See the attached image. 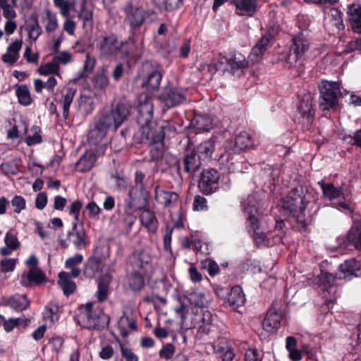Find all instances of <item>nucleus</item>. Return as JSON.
<instances>
[{
	"label": "nucleus",
	"instance_id": "f257e3e1",
	"mask_svg": "<svg viewBox=\"0 0 361 361\" xmlns=\"http://www.w3.org/2000/svg\"><path fill=\"white\" fill-rule=\"evenodd\" d=\"M130 115V106L118 103L110 110L102 113L90 125L87 141L90 145H97L106 135L109 130H116Z\"/></svg>",
	"mask_w": 361,
	"mask_h": 361
},
{
	"label": "nucleus",
	"instance_id": "f03ea898",
	"mask_svg": "<svg viewBox=\"0 0 361 361\" xmlns=\"http://www.w3.org/2000/svg\"><path fill=\"white\" fill-rule=\"evenodd\" d=\"M313 198V190L306 185H299L283 198L281 207L290 215L295 217L297 228L305 231L307 224L301 214Z\"/></svg>",
	"mask_w": 361,
	"mask_h": 361
},
{
	"label": "nucleus",
	"instance_id": "7ed1b4c3",
	"mask_svg": "<svg viewBox=\"0 0 361 361\" xmlns=\"http://www.w3.org/2000/svg\"><path fill=\"white\" fill-rule=\"evenodd\" d=\"M143 49V39L139 43L135 37H128L126 41L118 40L115 35L104 37L99 43V50L103 56H109L120 51L121 59H137L140 57Z\"/></svg>",
	"mask_w": 361,
	"mask_h": 361
},
{
	"label": "nucleus",
	"instance_id": "20e7f679",
	"mask_svg": "<svg viewBox=\"0 0 361 361\" xmlns=\"http://www.w3.org/2000/svg\"><path fill=\"white\" fill-rule=\"evenodd\" d=\"M123 11L125 14L124 21L129 27V37H135L139 43L143 37L137 36V31L145 23H151L155 21L157 19V14L154 10L135 5L132 1H128Z\"/></svg>",
	"mask_w": 361,
	"mask_h": 361
},
{
	"label": "nucleus",
	"instance_id": "39448f33",
	"mask_svg": "<svg viewBox=\"0 0 361 361\" xmlns=\"http://www.w3.org/2000/svg\"><path fill=\"white\" fill-rule=\"evenodd\" d=\"M319 107L321 111L334 110L341 96V84L337 81L322 80L318 83Z\"/></svg>",
	"mask_w": 361,
	"mask_h": 361
},
{
	"label": "nucleus",
	"instance_id": "423d86ee",
	"mask_svg": "<svg viewBox=\"0 0 361 361\" xmlns=\"http://www.w3.org/2000/svg\"><path fill=\"white\" fill-rule=\"evenodd\" d=\"M82 327L87 329L102 331L106 328L110 322L109 315L104 312L96 302H87L81 314Z\"/></svg>",
	"mask_w": 361,
	"mask_h": 361
},
{
	"label": "nucleus",
	"instance_id": "0eeeda50",
	"mask_svg": "<svg viewBox=\"0 0 361 361\" xmlns=\"http://www.w3.org/2000/svg\"><path fill=\"white\" fill-rule=\"evenodd\" d=\"M149 193L145 185L141 188L131 187L128 190V198L124 201L126 214H132L137 210H143L148 207Z\"/></svg>",
	"mask_w": 361,
	"mask_h": 361
},
{
	"label": "nucleus",
	"instance_id": "6e6552de",
	"mask_svg": "<svg viewBox=\"0 0 361 361\" xmlns=\"http://www.w3.org/2000/svg\"><path fill=\"white\" fill-rule=\"evenodd\" d=\"M158 123L150 122L145 125H140L138 131L133 135V141L135 144H159L162 142V134Z\"/></svg>",
	"mask_w": 361,
	"mask_h": 361
},
{
	"label": "nucleus",
	"instance_id": "1a4fd4ad",
	"mask_svg": "<svg viewBox=\"0 0 361 361\" xmlns=\"http://www.w3.org/2000/svg\"><path fill=\"white\" fill-rule=\"evenodd\" d=\"M220 173L214 169H204L200 174L197 188L204 195L216 192L219 188Z\"/></svg>",
	"mask_w": 361,
	"mask_h": 361
},
{
	"label": "nucleus",
	"instance_id": "9d476101",
	"mask_svg": "<svg viewBox=\"0 0 361 361\" xmlns=\"http://www.w3.org/2000/svg\"><path fill=\"white\" fill-rule=\"evenodd\" d=\"M293 45L291 47V53L288 55L287 61L293 66L294 62L302 58L309 50L310 42L307 30L298 32L292 37Z\"/></svg>",
	"mask_w": 361,
	"mask_h": 361
},
{
	"label": "nucleus",
	"instance_id": "9b49d317",
	"mask_svg": "<svg viewBox=\"0 0 361 361\" xmlns=\"http://www.w3.org/2000/svg\"><path fill=\"white\" fill-rule=\"evenodd\" d=\"M159 99L167 109H171L186 101L187 90L178 87H166L159 95Z\"/></svg>",
	"mask_w": 361,
	"mask_h": 361
},
{
	"label": "nucleus",
	"instance_id": "f8f14e48",
	"mask_svg": "<svg viewBox=\"0 0 361 361\" xmlns=\"http://www.w3.org/2000/svg\"><path fill=\"white\" fill-rule=\"evenodd\" d=\"M219 63L227 64L226 70L233 75L240 76L244 70L248 66L245 56L241 53L233 51H231L227 56L221 57Z\"/></svg>",
	"mask_w": 361,
	"mask_h": 361
},
{
	"label": "nucleus",
	"instance_id": "ddd939ff",
	"mask_svg": "<svg viewBox=\"0 0 361 361\" xmlns=\"http://www.w3.org/2000/svg\"><path fill=\"white\" fill-rule=\"evenodd\" d=\"M102 247H97L94 251V255L90 257L84 264L83 274L87 278H92L97 273L102 271V261L109 257V247L106 248V254L100 253Z\"/></svg>",
	"mask_w": 361,
	"mask_h": 361
},
{
	"label": "nucleus",
	"instance_id": "4468645a",
	"mask_svg": "<svg viewBox=\"0 0 361 361\" xmlns=\"http://www.w3.org/2000/svg\"><path fill=\"white\" fill-rule=\"evenodd\" d=\"M67 240L78 250L85 249L90 245V240L85 230L82 226L78 228L76 222L73 223L72 229L68 231Z\"/></svg>",
	"mask_w": 361,
	"mask_h": 361
},
{
	"label": "nucleus",
	"instance_id": "2eb2a0df",
	"mask_svg": "<svg viewBox=\"0 0 361 361\" xmlns=\"http://www.w3.org/2000/svg\"><path fill=\"white\" fill-rule=\"evenodd\" d=\"M128 269L147 273L150 267L151 257L144 250H136L129 257Z\"/></svg>",
	"mask_w": 361,
	"mask_h": 361
},
{
	"label": "nucleus",
	"instance_id": "dca6fc26",
	"mask_svg": "<svg viewBox=\"0 0 361 361\" xmlns=\"http://www.w3.org/2000/svg\"><path fill=\"white\" fill-rule=\"evenodd\" d=\"M252 146L251 135L246 131H241L226 146L230 153L240 154Z\"/></svg>",
	"mask_w": 361,
	"mask_h": 361
},
{
	"label": "nucleus",
	"instance_id": "f3484780",
	"mask_svg": "<svg viewBox=\"0 0 361 361\" xmlns=\"http://www.w3.org/2000/svg\"><path fill=\"white\" fill-rule=\"evenodd\" d=\"M137 109V116L136 120L139 126L152 122L154 105L152 97H146L143 101H140Z\"/></svg>",
	"mask_w": 361,
	"mask_h": 361
},
{
	"label": "nucleus",
	"instance_id": "a211bd4d",
	"mask_svg": "<svg viewBox=\"0 0 361 361\" xmlns=\"http://www.w3.org/2000/svg\"><path fill=\"white\" fill-rule=\"evenodd\" d=\"M281 320V314L275 308H270L262 322L263 330L269 334H275L280 327Z\"/></svg>",
	"mask_w": 361,
	"mask_h": 361
},
{
	"label": "nucleus",
	"instance_id": "6ab92c4d",
	"mask_svg": "<svg viewBox=\"0 0 361 361\" xmlns=\"http://www.w3.org/2000/svg\"><path fill=\"white\" fill-rule=\"evenodd\" d=\"M202 160L195 149H187L183 159L184 171L188 173H194L200 168Z\"/></svg>",
	"mask_w": 361,
	"mask_h": 361
},
{
	"label": "nucleus",
	"instance_id": "aec40b11",
	"mask_svg": "<svg viewBox=\"0 0 361 361\" xmlns=\"http://www.w3.org/2000/svg\"><path fill=\"white\" fill-rule=\"evenodd\" d=\"M46 279L45 274L39 268H31L27 272H24L20 279L21 286L30 287L33 283L41 284Z\"/></svg>",
	"mask_w": 361,
	"mask_h": 361
},
{
	"label": "nucleus",
	"instance_id": "412c9836",
	"mask_svg": "<svg viewBox=\"0 0 361 361\" xmlns=\"http://www.w3.org/2000/svg\"><path fill=\"white\" fill-rule=\"evenodd\" d=\"M140 221L149 234H155L157 233L159 228V221L154 212L147 207L142 210L140 215Z\"/></svg>",
	"mask_w": 361,
	"mask_h": 361
},
{
	"label": "nucleus",
	"instance_id": "4be33fe9",
	"mask_svg": "<svg viewBox=\"0 0 361 361\" xmlns=\"http://www.w3.org/2000/svg\"><path fill=\"white\" fill-rule=\"evenodd\" d=\"M179 195L173 191H166L157 185L154 188V198L156 201L165 207L174 206L178 200Z\"/></svg>",
	"mask_w": 361,
	"mask_h": 361
},
{
	"label": "nucleus",
	"instance_id": "5701e85b",
	"mask_svg": "<svg viewBox=\"0 0 361 361\" xmlns=\"http://www.w3.org/2000/svg\"><path fill=\"white\" fill-rule=\"evenodd\" d=\"M272 39V35L270 33L263 35L257 44L252 49L249 55V59L253 63L257 62L267 50Z\"/></svg>",
	"mask_w": 361,
	"mask_h": 361
},
{
	"label": "nucleus",
	"instance_id": "b1692460",
	"mask_svg": "<svg viewBox=\"0 0 361 361\" xmlns=\"http://www.w3.org/2000/svg\"><path fill=\"white\" fill-rule=\"evenodd\" d=\"M247 222V227L249 232H253L254 240L258 247L261 246H269V240L266 236L265 233L259 231V224L257 218L251 216L250 221Z\"/></svg>",
	"mask_w": 361,
	"mask_h": 361
},
{
	"label": "nucleus",
	"instance_id": "393cba45",
	"mask_svg": "<svg viewBox=\"0 0 361 361\" xmlns=\"http://www.w3.org/2000/svg\"><path fill=\"white\" fill-rule=\"evenodd\" d=\"M232 3L240 16H253L257 6V0H232Z\"/></svg>",
	"mask_w": 361,
	"mask_h": 361
},
{
	"label": "nucleus",
	"instance_id": "a878e982",
	"mask_svg": "<svg viewBox=\"0 0 361 361\" xmlns=\"http://www.w3.org/2000/svg\"><path fill=\"white\" fill-rule=\"evenodd\" d=\"M4 304L16 311L21 312L27 309L30 305V300L25 295L15 294L7 298L4 300Z\"/></svg>",
	"mask_w": 361,
	"mask_h": 361
},
{
	"label": "nucleus",
	"instance_id": "bb28decb",
	"mask_svg": "<svg viewBox=\"0 0 361 361\" xmlns=\"http://www.w3.org/2000/svg\"><path fill=\"white\" fill-rule=\"evenodd\" d=\"M339 269L345 277L361 276V264L355 258L346 259L339 266Z\"/></svg>",
	"mask_w": 361,
	"mask_h": 361
},
{
	"label": "nucleus",
	"instance_id": "cd10ccee",
	"mask_svg": "<svg viewBox=\"0 0 361 361\" xmlns=\"http://www.w3.org/2000/svg\"><path fill=\"white\" fill-rule=\"evenodd\" d=\"M128 270L129 273L127 275L128 286L133 291L141 290L145 285L144 277L146 274L137 270Z\"/></svg>",
	"mask_w": 361,
	"mask_h": 361
},
{
	"label": "nucleus",
	"instance_id": "c85d7f7f",
	"mask_svg": "<svg viewBox=\"0 0 361 361\" xmlns=\"http://www.w3.org/2000/svg\"><path fill=\"white\" fill-rule=\"evenodd\" d=\"M243 209L245 214H247V221H250L251 216L257 218L255 214L257 212V195L255 193L249 195L241 202Z\"/></svg>",
	"mask_w": 361,
	"mask_h": 361
},
{
	"label": "nucleus",
	"instance_id": "c756f323",
	"mask_svg": "<svg viewBox=\"0 0 361 361\" xmlns=\"http://www.w3.org/2000/svg\"><path fill=\"white\" fill-rule=\"evenodd\" d=\"M95 63L94 57L90 54H87L82 68L77 72L75 78H73V81L77 82L81 79H86L93 71Z\"/></svg>",
	"mask_w": 361,
	"mask_h": 361
},
{
	"label": "nucleus",
	"instance_id": "7c9ffc66",
	"mask_svg": "<svg viewBox=\"0 0 361 361\" xmlns=\"http://www.w3.org/2000/svg\"><path fill=\"white\" fill-rule=\"evenodd\" d=\"M22 44L21 40H16L11 43L7 48V52L2 56L3 61L10 64L16 63L19 59V51L22 47Z\"/></svg>",
	"mask_w": 361,
	"mask_h": 361
},
{
	"label": "nucleus",
	"instance_id": "2f4dec72",
	"mask_svg": "<svg viewBox=\"0 0 361 361\" xmlns=\"http://www.w3.org/2000/svg\"><path fill=\"white\" fill-rule=\"evenodd\" d=\"M348 15L353 31L361 33V6L351 5L348 8Z\"/></svg>",
	"mask_w": 361,
	"mask_h": 361
},
{
	"label": "nucleus",
	"instance_id": "473e14b6",
	"mask_svg": "<svg viewBox=\"0 0 361 361\" xmlns=\"http://www.w3.org/2000/svg\"><path fill=\"white\" fill-rule=\"evenodd\" d=\"M245 302V294L241 287L235 286L231 290L228 298V303L233 308L243 306Z\"/></svg>",
	"mask_w": 361,
	"mask_h": 361
},
{
	"label": "nucleus",
	"instance_id": "72a5a7b5",
	"mask_svg": "<svg viewBox=\"0 0 361 361\" xmlns=\"http://www.w3.org/2000/svg\"><path fill=\"white\" fill-rule=\"evenodd\" d=\"M71 277L68 272L61 271L59 274V280L58 284L62 288L66 295L72 294L76 288L75 282L71 279Z\"/></svg>",
	"mask_w": 361,
	"mask_h": 361
},
{
	"label": "nucleus",
	"instance_id": "f704fd0d",
	"mask_svg": "<svg viewBox=\"0 0 361 361\" xmlns=\"http://www.w3.org/2000/svg\"><path fill=\"white\" fill-rule=\"evenodd\" d=\"M42 22L44 24L46 32L48 33L54 32L59 27L56 14L49 8L44 10Z\"/></svg>",
	"mask_w": 361,
	"mask_h": 361
},
{
	"label": "nucleus",
	"instance_id": "c9c22d12",
	"mask_svg": "<svg viewBox=\"0 0 361 361\" xmlns=\"http://www.w3.org/2000/svg\"><path fill=\"white\" fill-rule=\"evenodd\" d=\"M95 161V154L91 152H86L76 163V169L80 172L87 171L93 167Z\"/></svg>",
	"mask_w": 361,
	"mask_h": 361
},
{
	"label": "nucleus",
	"instance_id": "e433bc0d",
	"mask_svg": "<svg viewBox=\"0 0 361 361\" xmlns=\"http://www.w3.org/2000/svg\"><path fill=\"white\" fill-rule=\"evenodd\" d=\"M82 260L83 256L78 253L66 260L65 267L66 269L71 270L69 274L73 278H77L79 276L81 270L78 266L82 262Z\"/></svg>",
	"mask_w": 361,
	"mask_h": 361
},
{
	"label": "nucleus",
	"instance_id": "4c0bfd02",
	"mask_svg": "<svg viewBox=\"0 0 361 361\" xmlns=\"http://www.w3.org/2000/svg\"><path fill=\"white\" fill-rule=\"evenodd\" d=\"M322 192L324 197L329 200H334L342 196L343 197V192L341 188H336L333 183H326L324 180L319 182Z\"/></svg>",
	"mask_w": 361,
	"mask_h": 361
},
{
	"label": "nucleus",
	"instance_id": "58836bf2",
	"mask_svg": "<svg viewBox=\"0 0 361 361\" xmlns=\"http://www.w3.org/2000/svg\"><path fill=\"white\" fill-rule=\"evenodd\" d=\"M195 149L202 160L211 158L215 149L214 141L212 139L205 140L201 142Z\"/></svg>",
	"mask_w": 361,
	"mask_h": 361
},
{
	"label": "nucleus",
	"instance_id": "ea45409f",
	"mask_svg": "<svg viewBox=\"0 0 361 361\" xmlns=\"http://www.w3.org/2000/svg\"><path fill=\"white\" fill-rule=\"evenodd\" d=\"M192 125L199 132L209 131L213 128L212 118L207 115H197L192 121Z\"/></svg>",
	"mask_w": 361,
	"mask_h": 361
},
{
	"label": "nucleus",
	"instance_id": "a19ab883",
	"mask_svg": "<svg viewBox=\"0 0 361 361\" xmlns=\"http://www.w3.org/2000/svg\"><path fill=\"white\" fill-rule=\"evenodd\" d=\"M162 75L159 70H154L149 73L142 82V86L147 90H154L159 87Z\"/></svg>",
	"mask_w": 361,
	"mask_h": 361
},
{
	"label": "nucleus",
	"instance_id": "79ce46f5",
	"mask_svg": "<svg viewBox=\"0 0 361 361\" xmlns=\"http://www.w3.org/2000/svg\"><path fill=\"white\" fill-rule=\"evenodd\" d=\"M298 111L300 116L306 120L307 124L312 123L314 116V109L311 102L302 99L298 107Z\"/></svg>",
	"mask_w": 361,
	"mask_h": 361
},
{
	"label": "nucleus",
	"instance_id": "37998d69",
	"mask_svg": "<svg viewBox=\"0 0 361 361\" xmlns=\"http://www.w3.org/2000/svg\"><path fill=\"white\" fill-rule=\"evenodd\" d=\"M94 89L97 92H104L109 86V80L104 71L97 72L92 79Z\"/></svg>",
	"mask_w": 361,
	"mask_h": 361
},
{
	"label": "nucleus",
	"instance_id": "c03bdc74",
	"mask_svg": "<svg viewBox=\"0 0 361 361\" xmlns=\"http://www.w3.org/2000/svg\"><path fill=\"white\" fill-rule=\"evenodd\" d=\"M25 30L28 32L29 37L33 41H36L42 32L36 16L30 18L29 22L25 25Z\"/></svg>",
	"mask_w": 361,
	"mask_h": 361
},
{
	"label": "nucleus",
	"instance_id": "a18cd8bd",
	"mask_svg": "<svg viewBox=\"0 0 361 361\" xmlns=\"http://www.w3.org/2000/svg\"><path fill=\"white\" fill-rule=\"evenodd\" d=\"M77 90L74 87H68L66 93L63 96L61 102L63 106V117L67 119L69 115L70 106L73 100Z\"/></svg>",
	"mask_w": 361,
	"mask_h": 361
},
{
	"label": "nucleus",
	"instance_id": "49530a36",
	"mask_svg": "<svg viewBox=\"0 0 361 361\" xmlns=\"http://www.w3.org/2000/svg\"><path fill=\"white\" fill-rule=\"evenodd\" d=\"M53 3L63 18L70 17L71 11L74 9L75 6V2L73 0H53Z\"/></svg>",
	"mask_w": 361,
	"mask_h": 361
},
{
	"label": "nucleus",
	"instance_id": "de8ad7c7",
	"mask_svg": "<svg viewBox=\"0 0 361 361\" xmlns=\"http://www.w3.org/2000/svg\"><path fill=\"white\" fill-rule=\"evenodd\" d=\"M347 237L349 243L361 251V223L352 227L348 231Z\"/></svg>",
	"mask_w": 361,
	"mask_h": 361
},
{
	"label": "nucleus",
	"instance_id": "09e8293b",
	"mask_svg": "<svg viewBox=\"0 0 361 361\" xmlns=\"http://www.w3.org/2000/svg\"><path fill=\"white\" fill-rule=\"evenodd\" d=\"M118 326L128 327L132 331L137 330L136 319L131 310H126L123 312Z\"/></svg>",
	"mask_w": 361,
	"mask_h": 361
},
{
	"label": "nucleus",
	"instance_id": "8fccbe9b",
	"mask_svg": "<svg viewBox=\"0 0 361 361\" xmlns=\"http://www.w3.org/2000/svg\"><path fill=\"white\" fill-rule=\"evenodd\" d=\"M16 94L20 104L27 106L31 104L32 99L30 90L26 85H18L16 90Z\"/></svg>",
	"mask_w": 361,
	"mask_h": 361
},
{
	"label": "nucleus",
	"instance_id": "3c124183",
	"mask_svg": "<svg viewBox=\"0 0 361 361\" xmlns=\"http://www.w3.org/2000/svg\"><path fill=\"white\" fill-rule=\"evenodd\" d=\"M110 182L116 190H124L128 188V180L123 176H121L118 173L111 174L110 176Z\"/></svg>",
	"mask_w": 361,
	"mask_h": 361
},
{
	"label": "nucleus",
	"instance_id": "603ef678",
	"mask_svg": "<svg viewBox=\"0 0 361 361\" xmlns=\"http://www.w3.org/2000/svg\"><path fill=\"white\" fill-rule=\"evenodd\" d=\"M59 306L56 303L50 302L45 307L44 318L51 323H54L59 319Z\"/></svg>",
	"mask_w": 361,
	"mask_h": 361
},
{
	"label": "nucleus",
	"instance_id": "864d4df0",
	"mask_svg": "<svg viewBox=\"0 0 361 361\" xmlns=\"http://www.w3.org/2000/svg\"><path fill=\"white\" fill-rule=\"evenodd\" d=\"M158 127L161 130L160 133L162 134V140L165 136L174 137L177 132L176 124L169 121H164L159 124Z\"/></svg>",
	"mask_w": 361,
	"mask_h": 361
},
{
	"label": "nucleus",
	"instance_id": "5fc2aeb1",
	"mask_svg": "<svg viewBox=\"0 0 361 361\" xmlns=\"http://www.w3.org/2000/svg\"><path fill=\"white\" fill-rule=\"evenodd\" d=\"M78 17L82 20L84 26L91 25L92 24V11L88 9L86 7V1L85 0L82 1V3L80 6V10L78 13Z\"/></svg>",
	"mask_w": 361,
	"mask_h": 361
},
{
	"label": "nucleus",
	"instance_id": "6e6d98bb",
	"mask_svg": "<svg viewBox=\"0 0 361 361\" xmlns=\"http://www.w3.org/2000/svg\"><path fill=\"white\" fill-rule=\"evenodd\" d=\"M109 283L101 280L97 285L96 296L98 302H102L107 300L109 295Z\"/></svg>",
	"mask_w": 361,
	"mask_h": 361
},
{
	"label": "nucleus",
	"instance_id": "4d7b16f0",
	"mask_svg": "<svg viewBox=\"0 0 361 361\" xmlns=\"http://www.w3.org/2000/svg\"><path fill=\"white\" fill-rule=\"evenodd\" d=\"M201 268L207 271L211 277L214 276L219 272L218 264L211 259H207L200 262Z\"/></svg>",
	"mask_w": 361,
	"mask_h": 361
},
{
	"label": "nucleus",
	"instance_id": "13d9d810",
	"mask_svg": "<svg viewBox=\"0 0 361 361\" xmlns=\"http://www.w3.org/2000/svg\"><path fill=\"white\" fill-rule=\"evenodd\" d=\"M32 135H28L25 138V142L28 146H32L37 144H39L42 141L41 136V129L37 126H33L31 128Z\"/></svg>",
	"mask_w": 361,
	"mask_h": 361
},
{
	"label": "nucleus",
	"instance_id": "bf43d9fd",
	"mask_svg": "<svg viewBox=\"0 0 361 361\" xmlns=\"http://www.w3.org/2000/svg\"><path fill=\"white\" fill-rule=\"evenodd\" d=\"M335 278L332 274L329 273L322 274L319 277V281L322 283V290L330 293L334 289L333 283Z\"/></svg>",
	"mask_w": 361,
	"mask_h": 361
},
{
	"label": "nucleus",
	"instance_id": "052dcab7",
	"mask_svg": "<svg viewBox=\"0 0 361 361\" xmlns=\"http://www.w3.org/2000/svg\"><path fill=\"white\" fill-rule=\"evenodd\" d=\"M85 211L90 219L97 221L99 219V216L102 209L94 202L92 201L85 205Z\"/></svg>",
	"mask_w": 361,
	"mask_h": 361
},
{
	"label": "nucleus",
	"instance_id": "680f3d73",
	"mask_svg": "<svg viewBox=\"0 0 361 361\" xmlns=\"http://www.w3.org/2000/svg\"><path fill=\"white\" fill-rule=\"evenodd\" d=\"M82 207V202L80 200H75L67 207L68 214L73 216L75 222L78 223L80 220V212Z\"/></svg>",
	"mask_w": 361,
	"mask_h": 361
},
{
	"label": "nucleus",
	"instance_id": "e2e57ef3",
	"mask_svg": "<svg viewBox=\"0 0 361 361\" xmlns=\"http://www.w3.org/2000/svg\"><path fill=\"white\" fill-rule=\"evenodd\" d=\"M59 66L53 59L51 62L46 63L43 67L39 68V73L43 75H49L50 74L59 75Z\"/></svg>",
	"mask_w": 361,
	"mask_h": 361
},
{
	"label": "nucleus",
	"instance_id": "0e129e2a",
	"mask_svg": "<svg viewBox=\"0 0 361 361\" xmlns=\"http://www.w3.org/2000/svg\"><path fill=\"white\" fill-rule=\"evenodd\" d=\"M149 145V161H156L161 159L163 156V148L161 146V142L159 143L158 145L152 144Z\"/></svg>",
	"mask_w": 361,
	"mask_h": 361
},
{
	"label": "nucleus",
	"instance_id": "69168bd1",
	"mask_svg": "<svg viewBox=\"0 0 361 361\" xmlns=\"http://www.w3.org/2000/svg\"><path fill=\"white\" fill-rule=\"evenodd\" d=\"M175 345L172 343H166L164 345L159 351V355L161 358L166 360L173 357L175 353Z\"/></svg>",
	"mask_w": 361,
	"mask_h": 361
},
{
	"label": "nucleus",
	"instance_id": "338daca9",
	"mask_svg": "<svg viewBox=\"0 0 361 361\" xmlns=\"http://www.w3.org/2000/svg\"><path fill=\"white\" fill-rule=\"evenodd\" d=\"M213 347L219 355L231 348L229 341L225 338H219L214 343Z\"/></svg>",
	"mask_w": 361,
	"mask_h": 361
},
{
	"label": "nucleus",
	"instance_id": "774afa93",
	"mask_svg": "<svg viewBox=\"0 0 361 361\" xmlns=\"http://www.w3.org/2000/svg\"><path fill=\"white\" fill-rule=\"evenodd\" d=\"M11 205L15 207L14 212L19 214L25 209L26 202L23 197L16 195L11 200Z\"/></svg>",
	"mask_w": 361,
	"mask_h": 361
}]
</instances>
